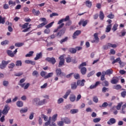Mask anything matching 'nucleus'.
Here are the masks:
<instances>
[{"label":"nucleus","instance_id":"obj_1","mask_svg":"<svg viewBox=\"0 0 126 126\" xmlns=\"http://www.w3.org/2000/svg\"><path fill=\"white\" fill-rule=\"evenodd\" d=\"M69 20V16H66V17L64 19H62L59 21L58 24H61L56 29L54 30V33H57L61 28H63V26H64V23H63V22H64V21H68Z\"/></svg>","mask_w":126,"mask_h":126},{"label":"nucleus","instance_id":"obj_2","mask_svg":"<svg viewBox=\"0 0 126 126\" xmlns=\"http://www.w3.org/2000/svg\"><path fill=\"white\" fill-rule=\"evenodd\" d=\"M59 60H60L58 67H62L63 65H64V56L63 55H61L59 58Z\"/></svg>","mask_w":126,"mask_h":126},{"label":"nucleus","instance_id":"obj_3","mask_svg":"<svg viewBox=\"0 0 126 126\" xmlns=\"http://www.w3.org/2000/svg\"><path fill=\"white\" fill-rule=\"evenodd\" d=\"M45 61L49 63H51L52 64H55L56 63H57V60H56V58L55 57H47L45 59Z\"/></svg>","mask_w":126,"mask_h":126},{"label":"nucleus","instance_id":"obj_4","mask_svg":"<svg viewBox=\"0 0 126 126\" xmlns=\"http://www.w3.org/2000/svg\"><path fill=\"white\" fill-rule=\"evenodd\" d=\"M56 73L57 76H60V77H63V76H65V74L64 72H62V69L57 68L56 70Z\"/></svg>","mask_w":126,"mask_h":126},{"label":"nucleus","instance_id":"obj_5","mask_svg":"<svg viewBox=\"0 0 126 126\" xmlns=\"http://www.w3.org/2000/svg\"><path fill=\"white\" fill-rule=\"evenodd\" d=\"M66 30V28L64 27L62 30H61L56 34V36L57 37H61L62 36H63V35L65 33V31Z\"/></svg>","mask_w":126,"mask_h":126},{"label":"nucleus","instance_id":"obj_6","mask_svg":"<svg viewBox=\"0 0 126 126\" xmlns=\"http://www.w3.org/2000/svg\"><path fill=\"white\" fill-rule=\"evenodd\" d=\"M9 63H10V61H2L1 63L0 64V68H1V69L5 68V67H6V65H7Z\"/></svg>","mask_w":126,"mask_h":126},{"label":"nucleus","instance_id":"obj_7","mask_svg":"<svg viewBox=\"0 0 126 126\" xmlns=\"http://www.w3.org/2000/svg\"><path fill=\"white\" fill-rule=\"evenodd\" d=\"M10 110V107L8 105V104H6L4 106V109L2 111V114L3 115H7L8 114V111Z\"/></svg>","mask_w":126,"mask_h":126},{"label":"nucleus","instance_id":"obj_8","mask_svg":"<svg viewBox=\"0 0 126 126\" xmlns=\"http://www.w3.org/2000/svg\"><path fill=\"white\" fill-rule=\"evenodd\" d=\"M57 118H58V114H54L52 116V119L51 120V124L50 125L51 126H56V123H55V122L57 121Z\"/></svg>","mask_w":126,"mask_h":126},{"label":"nucleus","instance_id":"obj_9","mask_svg":"<svg viewBox=\"0 0 126 126\" xmlns=\"http://www.w3.org/2000/svg\"><path fill=\"white\" fill-rule=\"evenodd\" d=\"M94 39L91 41V43H99V39L98 37V32H96L94 34Z\"/></svg>","mask_w":126,"mask_h":126},{"label":"nucleus","instance_id":"obj_10","mask_svg":"<svg viewBox=\"0 0 126 126\" xmlns=\"http://www.w3.org/2000/svg\"><path fill=\"white\" fill-rule=\"evenodd\" d=\"M89 22V20H86L84 21V19H81L80 20V22L78 23V25L79 26H81V24H82V26L83 27H85L86 25H87V23Z\"/></svg>","mask_w":126,"mask_h":126},{"label":"nucleus","instance_id":"obj_11","mask_svg":"<svg viewBox=\"0 0 126 126\" xmlns=\"http://www.w3.org/2000/svg\"><path fill=\"white\" fill-rule=\"evenodd\" d=\"M61 121H63L64 122V123L66 124V125H68L70 124V123H71L70 119H69V118L67 117L61 118Z\"/></svg>","mask_w":126,"mask_h":126},{"label":"nucleus","instance_id":"obj_12","mask_svg":"<svg viewBox=\"0 0 126 126\" xmlns=\"http://www.w3.org/2000/svg\"><path fill=\"white\" fill-rule=\"evenodd\" d=\"M113 70L112 69H109L106 70V71L102 72V74H105V75H111L113 74Z\"/></svg>","mask_w":126,"mask_h":126},{"label":"nucleus","instance_id":"obj_13","mask_svg":"<svg viewBox=\"0 0 126 126\" xmlns=\"http://www.w3.org/2000/svg\"><path fill=\"white\" fill-rule=\"evenodd\" d=\"M119 83V77H113L112 79L111 80V83L112 84H117Z\"/></svg>","mask_w":126,"mask_h":126},{"label":"nucleus","instance_id":"obj_14","mask_svg":"<svg viewBox=\"0 0 126 126\" xmlns=\"http://www.w3.org/2000/svg\"><path fill=\"white\" fill-rule=\"evenodd\" d=\"M69 99L71 102H75L76 101V96L74 94H70Z\"/></svg>","mask_w":126,"mask_h":126},{"label":"nucleus","instance_id":"obj_15","mask_svg":"<svg viewBox=\"0 0 126 126\" xmlns=\"http://www.w3.org/2000/svg\"><path fill=\"white\" fill-rule=\"evenodd\" d=\"M42 57H43V53L40 52L39 53H37L36 57L34 58V61H38V60H40Z\"/></svg>","mask_w":126,"mask_h":126},{"label":"nucleus","instance_id":"obj_16","mask_svg":"<svg viewBox=\"0 0 126 126\" xmlns=\"http://www.w3.org/2000/svg\"><path fill=\"white\" fill-rule=\"evenodd\" d=\"M78 86V85H77V83H76L75 82H73L71 84V89H72V90H75V89H76V88H77Z\"/></svg>","mask_w":126,"mask_h":126},{"label":"nucleus","instance_id":"obj_17","mask_svg":"<svg viewBox=\"0 0 126 126\" xmlns=\"http://www.w3.org/2000/svg\"><path fill=\"white\" fill-rule=\"evenodd\" d=\"M114 124H116V120L115 118H111L108 122L107 124L110 126L112 125H114Z\"/></svg>","mask_w":126,"mask_h":126},{"label":"nucleus","instance_id":"obj_18","mask_svg":"<svg viewBox=\"0 0 126 126\" xmlns=\"http://www.w3.org/2000/svg\"><path fill=\"white\" fill-rule=\"evenodd\" d=\"M71 93V90H68L65 94L63 96L64 99H67L69 94Z\"/></svg>","mask_w":126,"mask_h":126},{"label":"nucleus","instance_id":"obj_19","mask_svg":"<svg viewBox=\"0 0 126 126\" xmlns=\"http://www.w3.org/2000/svg\"><path fill=\"white\" fill-rule=\"evenodd\" d=\"M84 82H85V80L83 79L82 80H78L77 84L79 86H84Z\"/></svg>","mask_w":126,"mask_h":126},{"label":"nucleus","instance_id":"obj_20","mask_svg":"<svg viewBox=\"0 0 126 126\" xmlns=\"http://www.w3.org/2000/svg\"><path fill=\"white\" fill-rule=\"evenodd\" d=\"M81 69V73L83 75H85L86 74V72H87V69L85 67H82V68H80Z\"/></svg>","mask_w":126,"mask_h":126},{"label":"nucleus","instance_id":"obj_21","mask_svg":"<svg viewBox=\"0 0 126 126\" xmlns=\"http://www.w3.org/2000/svg\"><path fill=\"white\" fill-rule=\"evenodd\" d=\"M80 33H81V31L79 30H77L76 32H75L72 36L73 38L76 39V36H78V35H79Z\"/></svg>","mask_w":126,"mask_h":126},{"label":"nucleus","instance_id":"obj_22","mask_svg":"<svg viewBox=\"0 0 126 126\" xmlns=\"http://www.w3.org/2000/svg\"><path fill=\"white\" fill-rule=\"evenodd\" d=\"M99 17L100 20H104V18H105V15L104 14L103 11H100L99 12Z\"/></svg>","mask_w":126,"mask_h":126},{"label":"nucleus","instance_id":"obj_23","mask_svg":"<svg viewBox=\"0 0 126 126\" xmlns=\"http://www.w3.org/2000/svg\"><path fill=\"white\" fill-rule=\"evenodd\" d=\"M99 84H100V82L99 81L96 82L94 85H92L90 86V89H94V88H96L97 86L99 85Z\"/></svg>","mask_w":126,"mask_h":126},{"label":"nucleus","instance_id":"obj_24","mask_svg":"<svg viewBox=\"0 0 126 126\" xmlns=\"http://www.w3.org/2000/svg\"><path fill=\"white\" fill-rule=\"evenodd\" d=\"M25 63L30 64H32V65H35V64H36V62H35L34 61H32L31 60H25Z\"/></svg>","mask_w":126,"mask_h":126},{"label":"nucleus","instance_id":"obj_25","mask_svg":"<svg viewBox=\"0 0 126 126\" xmlns=\"http://www.w3.org/2000/svg\"><path fill=\"white\" fill-rule=\"evenodd\" d=\"M32 12L34 15H35V16H38L39 14H40V11L39 10H36L35 9H33L32 10Z\"/></svg>","mask_w":126,"mask_h":126},{"label":"nucleus","instance_id":"obj_26","mask_svg":"<svg viewBox=\"0 0 126 126\" xmlns=\"http://www.w3.org/2000/svg\"><path fill=\"white\" fill-rule=\"evenodd\" d=\"M52 117H50L49 118V121L45 123L44 126H51L52 125Z\"/></svg>","mask_w":126,"mask_h":126},{"label":"nucleus","instance_id":"obj_27","mask_svg":"<svg viewBox=\"0 0 126 126\" xmlns=\"http://www.w3.org/2000/svg\"><path fill=\"white\" fill-rule=\"evenodd\" d=\"M111 29H112V24L107 25L106 28L105 32H106V33H109V32L111 31Z\"/></svg>","mask_w":126,"mask_h":126},{"label":"nucleus","instance_id":"obj_28","mask_svg":"<svg viewBox=\"0 0 126 126\" xmlns=\"http://www.w3.org/2000/svg\"><path fill=\"white\" fill-rule=\"evenodd\" d=\"M85 4L86 6H87V7L91 8L92 6V2L89 0H86Z\"/></svg>","mask_w":126,"mask_h":126},{"label":"nucleus","instance_id":"obj_29","mask_svg":"<svg viewBox=\"0 0 126 126\" xmlns=\"http://www.w3.org/2000/svg\"><path fill=\"white\" fill-rule=\"evenodd\" d=\"M7 54L9 57H11V58H13V57H14V54L11 50H7Z\"/></svg>","mask_w":126,"mask_h":126},{"label":"nucleus","instance_id":"obj_30","mask_svg":"<svg viewBox=\"0 0 126 126\" xmlns=\"http://www.w3.org/2000/svg\"><path fill=\"white\" fill-rule=\"evenodd\" d=\"M46 24H48V22H43L41 24L37 25V28H42V27H44V26H45V25H46Z\"/></svg>","mask_w":126,"mask_h":126},{"label":"nucleus","instance_id":"obj_31","mask_svg":"<svg viewBox=\"0 0 126 126\" xmlns=\"http://www.w3.org/2000/svg\"><path fill=\"white\" fill-rule=\"evenodd\" d=\"M121 34L120 33H118L117 35H119V37H124V36H126V32L125 30H123L121 32Z\"/></svg>","mask_w":126,"mask_h":126},{"label":"nucleus","instance_id":"obj_32","mask_svg":"<svg viewBox=\"0 0 126 126\" xmlns=\"http://www.w3.org/2000/svg\"><path fill=\"white\" fill-rule=\"evenodd\" d=\"M71 54H75L76 53V49L73 48H70L68 50Z\"/></svg>","mask_w":126,"mask_h":126},{"label":"nucleus","instance_id":"obj_33","mask_svg":"<svg viewBox=\"0 0 126 126\" xmlns=\"http://www.w3.org/2000/svg\"><path fill=\"white\" fill-rule=\"evenodd\" d=\"M5 23V17H1L0 16V24H4Z\"/></svg>","mask_w":126,"mask_h":126},{"label":"nucleus","instance_id":"obj_34","mask_svg":"<svg viewBox=\"0 0 126 126\" xmlns=\"http://www.w3.org/2000/svg\"><path fill=\"white\" fill-rule=\"evenodd\" d=\"M119 26V25L118 24H115L112 29V30L113 31V32H115L118 30V27Z\"/></svg>","mask_w":126,"mask_h":126},{"label":"nucleus","instance_id":"obj_35","mask_svg":"<svg viewBox=\"0 0 126 126\" xmlns=\"http://www.w3.org/2000/svg\"><path fill=\"white\" fill-rule=\"evenodd\" d=\"M54 75V73L51 72L49 73L47 75L44 76L45 79H47V78H50V77H52Z\"/></svg>","mask_w":126,"mask_h":126},{"label":"nucleus","instance_id":"obj_36","mask_svg":"<svg viewBox=\"0 0 126 126\" xmlns=\"http://www.w3.org/2000/svg\"><path fill=\"white\" fill-rule=\"evenodd\" d=\"M16 105L19 108L23 107V102L21 101H18L16 103Z\"/></svg>","mask_w":126,"mask_h":126},{"label":"nucleus","instance_id":"obj_37","mask_svg":"<svg viewBox=\"0 0 126 126\" xmlns=\"http://www.w3.org/2000/svg\"><path fill=\"white\" fill-rule=\"evenodd\" d=\"M66 62L67 63H71L72 61V57L69 56L68 57H66L65 58Z\"/></svg>","mask_w":126,"mask_h":126},{"label":"nucleus","instance_id":"obj_38","mask_svg":"<svg viewBox=\"0 0 126 126\" xmlns=\"http://www.w3.org/2000/svg\"><path fill=\"white\" fill-rule=\"evenodd\" d=\"M67 40H68V37L67 36H66V37H65L64 38L61 39L60 41V44H63V43H64V42H67Z\"/></svg>","mask_w":126,"mask_h":126},{"label":"nucleus","instance_id":"obj_39","mask_svg":"<svg viewBox=\"0 0 126 126\" xmlns=\"http://www.w3.org/2000/svg\"><path fill=\"white\" fill-rule=\"evenodd\" d=\"M16 66H21L22 65V62L20 60L17 61L15 64Z\"/></svg>","mask_w":126,"mask_h":126},{"label":"nucleus","instance_id":"obj_40","mask_svg":"<svg viewBox=\"0 0 126 126\" xmlns=\"http://www.w3.org/2000/svg\"><path fill=\"white\" fill-rule=\"evenodd\" d=\"M24 45V43L22 42H17L15 44V47H18L19 48L20 47H22Z\"/></svg>","mask_w":126,"mask_h":126},{"label":"nucleus","instance_id":"obj_41","mask_svg":"<svg viewBox=\"0 0 126 126\" xmlns=\"http://www.w3.org/2000/svg\"><path fill=\"white\" fill-rule=\"evenodd\" d=\"M28 111V108L27 107H26L25 108L21 109L20 112L21 114H23L24 113H27Z\"/></svg>","mask_w":126,"mask_h":126},{"label":"nucleus","instance_id":"obj_42","mask_svg":"<svg viewBox=\"0 0 126 126\" xmlns=\"http://www.w3.org/2000/svg\"><path fill=\"white\" fill-rule=\"evenodd\" d=\"M107 18H110V19H114L115 18V15L113 14V13H110V14L107 16Z\"/></svg>","mask_w":126,"mask_h":126},{"label":"nucleus","instance_id":"obj_43","mask_svg":"<svg viewBox=\"0 0 126 126\" xmlns=\"http://www.w3.org/2000/svg\"><path fill=\"white\" fill-rule=\"evenodd\" d=\"M34 54V52L33 51H30L29 52L28 54H27L26 55V58H30V57H32V56H33V54Z\"/></svg>","mask_w":126,"mask_h":126},{"label":"nucleus","instance_id":"obj_44","mask_svg":"<svg viewBox=\"0 0 126 126\" xmlns=\"http://www.w3.org/2000/svg\"><path fill=\"white\" fill-rule=\"evenodd\" d=\"M114 89H116V90H120L122 89V86L120 85H116L114 86Z\"/></svg>","mask_w":126,"mask_h":126},{"label":"nucleus","instance_id":"obj_45","mask_svg":"<svg viewBox=\"0 0 126 126\" xmlns=\"http://www.w3.org/2000/svg\"><path fill=\"white\" fill-rule=\"evenodd\" d=\"M123 105V102H121L118 103V104L116 106L117 110H121V108H122V105Z\"/></svg>","mask_w":126,"mask_h":126},{"label":"nucleus","instance_id":"obj_46","mask_svg":"<svg viewBox=\"0 0 126 126\" xmlns=\"http://www.w3.org/2000/svg\"><path fill=\"white\" fill-rule=\"evenodd\" d=\"M108 106L107 102H104L101 105H99L100 108H106Z\"/></svg>","mask_w":126,"mask_h":126},{"label":"nucleus","instance_id":"obj_47","mask_svg":"<svg viewBox=\"0 0 126 126\" xmlns=\"http://www.w3.org/2000/svg\"><path fill=\"white\" fill-rule=\"evenodd\" d=\"M46 103V99H43L42 100L40 101L38 103L39 106H42V105H44V104Z\"/></svg>","mask_w":126,"mask_h":126},{"label":"nucleus","instance_id":"obj_48","mask_svg":"<svg viewBox=\"0 0 126 126\" xmlns=\"http://www.w3.org/2000/svg\"><path fill=\"white\" fill-rule=\"evenodd\" d=\"M55 23V22H52L51 23L48 24L47 25L45 26V28L47 29H49L50 27H52L53 26V24Z\"/></svg>","mask_w":126,"mask_h":126},{"label":"nucleus","instance_id":"obj_49","mask_svg":"<svg viewBox=\"0 0 126 126\" xmlns=\"http://www.w3.org/2000/svg\"><path fill=\"white\" fill-rule=\"evenodd\" d=\"M70 114H76L78 113V109H72L70 111Z\"/></svg>","mask_w":126,"mask_h":126},{"label":"nucleus","instance_id":"obj_50","mask_svg":"<svg viewBox=\"0 0 126 126\" xmlns=\"http://www.w3.org/2000/svg\"><path fill=\"white\" fill-rule=\"evenodd\" d=\"M82 66H86V62H83L78 66L79 69H80L82 67Z\"/></svg>","mask_w":126,"mask_h":126},{"label":"nucleus","instance_id":"obj_51","mask_svg":"<svg viewBox=\"0 0 126 126\" xmlns=\"http://www.w3.org/2000/svg\"><path fill=\"white\" fill-rule=\"evenodd\" d=\"M28 25H29V23H26L22 26V28H23V29H25L28 27Z\"/></svg>","mask_w":126,"mask_h":126},{"label":"nucleus","instance_id":"obj_52","mask_svg":"<svg viewBox=\"0 0 126 126\" xmlns=\"http://www.w3.org/2000/svg\"><path fill=\"white\" fill-rule=\"evenodd\" d=\"M100 121H101V118H95L93 119V122L95 123H99Z\"/></svg>","mask_w":126,"mask_h":126},{"label":"nucleus","instance_id":"obj_53","mask_svg":"<svg viewBox=\"0 0 126 126\" xmlns=\"http://www.w3.org/2000/svg\"><path fill=\"white\" fill-rule=\"evenodd\" d=\"M108 46L109 48H117V44H113L110 43H108Z\"/></svg>","mask_w":126,"mask_h":126},{"label":"nucleus","instance_id":"obj_54","mask_svg":"<svg viewBox=\"0 0 126 126\" xmlns=\"http://www.w3.org/2000/svg\"><path fill=\"white\" fill-rule=\"evenodd\" d=\"M74 78L75 79H80V75L78 73L75 74L74 75Z\"/></svg>","mask_w":126,"mask_h":126},{"label":"nucleus","instance_id":"obj_55","mask_svg":"<svg viewBox=\"0 0 126 126\" xmlns=\"http://www.w3.org/2000/svg\"><path fill=\"white\" fill-rule=\"evenodd\" d=\"M95 73V71H92L87 74V77H90L92 76Z\"/></svg>","mask_w":126,"mask_h":126},{"label":"nucleus","instance_id":"obj_56","mask_svg":"<svg viewBox=\"0 0 126 126\" xmlns=\"http://www.w3.org/2000/svg\"><path fill=\"white\" fill-rule=\"evenodd\" d=\"M9 82L7 81H3V85L5 86V87H7L8 86Z\"/></svg>","mask_w":126,"mask_h":126},{"label":"nucleus","instance_id":"obj_57","mask_svg":"<svg viewBox=\"0 0 126 126\" xmlns=\"http://www.w3.org/2000/svg\"><path fill=\"white\" fill-rule=\"evenodd\" d=\"M93 100L94 102V103H97L99 101V99H98L97 96H94L93 97Z\"/></svg>","mask_w":126,"mask_h":126},{"label":"nucleus","instance_id":"obj_58","mask_svg":"<svg viewBox=\"0 0 126 126\" xmlns=\"http://www.w3.org/2000/svg\"><path fill=\"white\" fill-rule=\"evenodd\" d=\"M120 61H121V58H118L117 59H116L115 60H114V61H113L112 62V64H115V63H118V62H120Z\"/></svg>","mask_w":126,"mask_h":126},{"label":"nucleus","instance_id":"obj_59","mask_svg":"<svg viewBox=\"0 0 126 126\" xmlns=\"http://www.w3.org/2000/svg\"><path fill=\"white\" fill-rule=\"evenodd\" d=\"M14 66H15V64H14L13 63H12L9 64L8 68H13Z\"/></svg>","mask_w":126,"mask_h":126},{"label":"nucleus","instance_id":"obj_60","mask_svg":"<svg viewBox=\"0 0 126 126\" xmlns=\"http://www.w3.org/2000/svg\"><path fill=\"white\" fill-rule=\"evenodd\" d=\"M32 76H36V77H38V71L34 70L33 71L32 73Z\"/></svg>","mask_w":126,"mask_h":126},{"label":"nucleus","instance_id":"obj_61","mask_svg":"<svg viewBox=\"0 0 126 126\" xmlns=\"http://www.w3.org/2000/svg\"><path fill=\"white\" fill-rule=\"evenodd\" d=\"M121 96L123 97V98H126V91H123L121 92Z\"/></svg>","mask_w":126,"mask_h":126},{"label":"nucleus","instance_id":"obj_62","mask_svg":"<svg viewBox=\"0 0 126 126\" xmlns=\"http://www.w3.org/2000/svg\"><path fill=\"white\" fill-rule=\"evenodd\" d=\"M63 124H64V122H63V121H62L58 122L57 125L59 126H63Z\"/></svg>","mask_w":126,"mask_h":126},{"label":"nucleus","instance_id":"obj_63","mask_svg":"<svg viewBox=\"0 0 126 126\" xmlns=\"http://www.w3.org/2000/svg\"><path fill=\"white\" fill-rule=\"evenodd\" d=\"M7 44H8V41L6 40L1 42V45H2V46L7 45Z\"/></svg>","mask_w":126,"mask_h":126},{"label":"nucleus","instance_id":"obj_64","mask_svg":"<svg viewBox=\"0 0 126 126\" xmlns=\"http://www.w3.org/2000/svg\"><path fill=\"white\" fill-rule=\"evenodd\" d=\"M62 103H63V98H60L58 100V104H62Z\"/></svg>","mask_w":126,"mask_h":126}]
</instances>
